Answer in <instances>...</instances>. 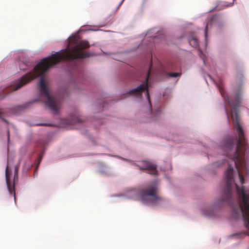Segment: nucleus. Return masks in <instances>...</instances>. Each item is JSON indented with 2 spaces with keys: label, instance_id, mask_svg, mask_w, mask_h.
I'll list each match as a JSON object with an SVG mask.
<instances>
[{
  "label": "nucleus",
  "instance_id": "1",
  "mask_svg": "<svg viewBox=\"0 0 249 249\" xmlns=\"http://www.w3.org/2000/svg\"><path fill=\"white\" fill-rule=\"evenodd\" d=\"M217 87L223 98L225 104L229 105L231 109V117L233 122V126L238 135V138L232 136H227L221 142V147L226 151V155L235 163L237 170L240 181L242 184L245 183L243 173H248V168L245 156L248 150L247 141L244 132L240 123V117L238 114V108L242 103V94L240 90L234 96V101L231 100L225 94L224 89L220 86Z\"/></svg>",
  "mask_w": 249,
  "mask_h": 249
},
{
  "label": "nucleus",
  "instance_id": "2",
  "mask_svg": "<svg viewBox=\"0 0 249 249\" xmlns=\"http://www.w3.org/2000/svg\"><path fill=\"white\" fill-rule=\"evenodd\" d=\"M74 46L70 48L68 46L56 53L43 58L33 70L22 76L18 82L14 87H10L9 90L14 91L17 90L29 83L36 78L42 76L51 67L64 60H73L77 58H84L90 56L88 52H84L83 50L89 47L88 41L72 39Z\"/></svg>",
  "mask_w": 249,
  "mask_h": 249
},
{
  "label": "nucleus",
  "instance_id": "3",
  "mask_svg": "<svg viewBox=\"0 0 249 249\" xmlns=\"http://www.w3.org/2000/svg\"><path fill=\"white\" fill-rule=\"evenodd\" d=\"M233 174V168L231 165L229 164L225 172V188L223 191L221 199L218 201L216 205H214V207H220L224 203L231 205L232 203V191L235 187L238 195L242 198V202L238 204L237 209L233 208V211L237 214H239L240 213H242L244 225L247 229L246 233L249 235V194L247 195L243 187L240 188L236 184L234 183Z\"/></svg>",
  "mask_w": 249,
  "mask_h": 249
},
{
  "label": "nucleus",
  "instance_id": "4",
  "mask_svg": "<svg viewBox=\"0 0 249 249\" xmlns=\"http://www.w3.org/2000/svg\"><path fill=\"white\" fill-rule=\"evenodd\" d=\"M158 191L157 184L153 182L148 184L139 191L133 190L130 193L132 195H138L144 203L156 205L161 199L158 194Z\"/></svg>",
  "mask_w": 249,
  "mask_h": 249
},
{
  "label": "nucleus",
  "instance_id": "5",
  "mask_svg": "<svg viewBox=\"0 0 249 249\" xmlns=\"http://www.w3.org/2000/svg\"><path fill=\"white\" fill-rule=\"evenodd\" d=\"M39 90L40 95L43 96L46 99L45 104L53 111V114H57L61 107V101L50 94L45 81L42 77L40 79Z\"/></svg>",
  "mask_w": 249,
  "mask_h": 249
},
{
  "label": "nucleus",
  "instance_id": "6",
  "mask_svg": "<svg viewBox=\"0 0 249 249\" xmlns=\"http://www.w3.org/2000/svg\"><path fill=\"white\" fill-rule=\"evenodd\" d=\"M150 67L149 68V71L147 73L145 77V82L140 85L137 88L130 90L127 93V94L133 95L136 97H141L143 91L146 90V96L148 100L150 106H151L150 95L148 92V81L150 72Z\"/></svg>",
  "mask_w": 249,
  "mask_h": 249
},
{
  "label": "nucleus",
  "instance_id": "7",
  "mask_svg": "<svg viewBox=\"0 0 249 249\" xmlns=\"http://www.w3.org/2000/svg\"><path fill=\"white\" fill-rule=\"evenodd\" d=\"M19 165H17L15 167L14 176V183L11 184L10 180V177L11 176L12 172L9 168V160H8L7 165L5 170V178L6 185L8 189V191L10 194H13L14 199H16V192L15 189V183L18 181V170Z\"/></svg>",
  "mask_w": 249,
  "mask_h": 249
},
{
  "label": "nucleus",
  "instance_id": "8",
  "mask_svg": "<svg viewBox=\"0 0 249 249\" xmlns=\"http://www.w3.org/2000/svg\"><path fill=\"white\" fill-rule=\"evenodd\" d=\"M140 170H146L149 171L147 173L152 175H156L157 174L156 165L151 163L150 161H144L142 162V166L137 165Z\"/></svg>",
  "mask_w": 249,
  "mask_h": 249
},
{
  "label": "nucleus",
  "instance_id": "9",
  "mask_svg": "<svg viewBox=\"0 0 249 249\" xmlns=\"http://www.w3.org/2000/svg\"><path fill=\"white\" fill-rule=\"evenodd\" d=\"M189 42L192 47L194 48H197L198 47V41L196 38L192 37L189 40Z\"/></svg>",
  "mask_w": 249,
  "mask_h": 249
},
{
  "label": "nucleus",
  "instance_id": "10",
  "mask_svg": "<svg viewBox=\"0 0 249 249\" xmlns=\"http://www.w3.org/2000/svg\"><path fill=\"white\" fill-rule=\"evenodd\" d=\"M5 114V111L3 108H0V118L6 123L8 124V122L7 120L4 118L3 116Z\"/></svg>",
  "mask_w": 249,
  "mask_h": 249
},
{
  "label": "nucleus",
  "instance_id": "11",
  "mask_svg": "<svg viewBox=\"0 0 249 249\" xmlns=\"http://www.w3.org/2000/svg\"><path fill=\"white\" fill-rule=\"evenodd\" d=\"M181 75L180 73L178 72H168L167 73V75L170 77H177L178 76H179Z\"/></svg>",
  "mask_w": 249,
  "mask_h": 249
},
{
  "label": "nucleus",
  "instance_id": "12",
  "mask_svg": "<svg viewBox=\"0 0 249 249\" xmlns=\"http://www.w3.org/2000/svg\"><path fill=\"white\" fill-rule=\"evenodd\" d=\"M199 52L200 57L202 59L204 64H206V60H205V55L202 52L201 50H199Z\"/></svg>",
  "mask_w": 249,
  "mask_h": 249
},
{
  "label": "nucleus",
  "instance_id": "13",
  "mask_svg": "<svg viewBox=\"0 0 249 249\" xmlns=\"http://www.w3.org/2000/svg\"><path fill=\"white\" fill-rule=\"evenodd\" d=\"M203 213L204 215H207V216H213V212L204 211Z\"/></svg>",
  "mask_w": 249,
  "mask_h": 249
},
{
  "label": "nucleus",
  "instance_id": "14",
  "mask_svg": "<svg viewBox=\"0 0 249 249\" xmlns=\"http://www.w3.org/2000/svg\"><path fill=\"white\" fill-rule=\"evenodd\" d=\"M208 25H209V24L207 23V24L206 25L205 29V36L206 38H207V36Z\"/></svg>",
  "mask_w": 249,
  "mask_h": 249
},
{
  "label": "nucleus",
  "instance_id": "15",
  "mask_svg": "<svg viewBox=\"0 0 249 249\" xmlns=\"http://www.w3.org/2000/svg\"><path fill=\"white\" fill-rule=\"evenodd\" d=\"M225 113L226 114L227 117V119H228V121H229V114L228 111L227 109L226 108V107H225Z\"/></svg>",
  "mask_w": 249,
  "mask_h": 249
},
{
  "label": "nucleus",
  "instance_id": "16",
  "mask_svg": "<svg viewBox=\"0 0 249 249\" xmlns=\"http://www.w3.org/2000/svg\"><path fill=\"white\" fill-rule=\"evenodd\" d=\"M42 156H43V153L40 154V155L39 156V157H38V164H39V163L40 162L41 160H42Z\"/></svg>",
  "mask_w": 249,
  "mask_h": 249
},
{
  "label": "nucleus",
  "instance_id": "17",
  "mask_svg": "<svg viewBox=\"0 0 249 249\" xmlns=\"http://www.w3.org/2000/svg\"><path fill=\"white\" fill-rule=\"evenodd\" d=\"M36 125H39V126H42V125H49V124H36Z\"/></svg>",
  "mask_w": 249,
  "mask_h": 249
},
{
  "label": "nucleus",
  "instance_id": "18",
  "mask_svg": "<svg viewBox=\"0 0 249 249\" xmlns=\"http://www.w3.org/2000/svg\"><path fill=\"white\" fill-rule=\"evenodd\" d=\"M7 139L8 142H9L10 139V132L9 130L7 131Z\"/></svg>",
  "mask_w": 249,
  "mask_h": 249
},
{
  "label": "nucleus",
  "instance_id": "19",
  "mask_svg": "<svg viewBox=\"0 0 249 249\" xmlns=\"http://www.w3.org/2000/svg\"><path fill=\"white\" fill-rule=\"evenodd\" d=\"M232 5V3H230V4L226 5V6L227 7H229V6H231Z\"/></svg>",
  "mask_w": 249,
  "mask_h": 249
},
{
  "label": "nucleus",
  "instance_id": "20",
  "mask_svg": "<svg viewBox=\"0 0 249 249\" xmlns=\"http://www.w3.org/2000/svg\"><path fill=\"white\" fill-rule=\"evenodd\" d=\"M124 0H122V1L120 2V4H119V6H120V5L122 4V3L123 2Z\"/></svg>",
  "mask_w": 249,
  "mask_h": 249
},
{
  "label": "nucleus",
  "instance_id": "21",
  "mask_svg": "<svg viewBox=\"0 0 249 249\" xmlns=\"http://www.w3.org/2000/svg\"><path fill=\"white\" fill-rule=\"evenodd\" d=\"M77 122H80V120L79 118H77Z\"/></svg>",
  "mask_w": 249,
  "mask_h": 249
},
{
  "label": "nucleus",
  "instance_id": "22",
  "mask_svg": "<svg viewBox=\"0 0 249 249\" xmlns=\"http://www.w3.org/2000/svg\"><path fill=\"white\" fill-rule=\"evenodd\" d=\"M20 69L21 70H24V69L21 68L20 67Z\"/></svg>",
  "mask_w": 249,
  "mask_h": 249
}]
</instances>
